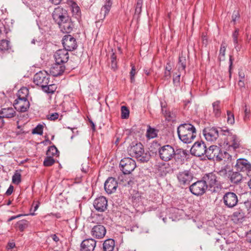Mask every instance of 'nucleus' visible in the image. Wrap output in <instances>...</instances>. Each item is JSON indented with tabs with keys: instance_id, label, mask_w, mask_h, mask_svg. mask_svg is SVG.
Here are the masks:
<instances>
[{
	"instance_id": "obj_33",
	"label": "nucleus",
	"mask_w": 251,
	"mask_h": 251,
	"mask_svg": "<svg viewBox=\"0 0 251 251\" xmlns=\"http://www.w3.org/2000/svg\"><path fill=\"white\" fill-rule=\"evenodd\" d=\"M29 225V222L25 220H22L18 221L16 224V228L22 232Z\"/></svg>"
},
{
	"instance_id": "obj_25",
	"label": "nucleus",
	"mask_w": 251,
	"mask_h": 251,
	"mask_svg": "<svg viewBox=\"0 0 251 251\" xmlns=\"http://www.w3.org/2000/svg\"><path fill=\"white\" fill-rule=\"evenodd\" d=\"M0 115L2 118H11L16 115V112L12 107L2 108L0 111Z\"/></svg>"
},
{
	"instance_id": "obj_61",
	"label": "nucleus",
	"mask_w": 251,
	"mask_h": 251,
	"mask_svg": "<svg viewBox=\"0 0 251 251\" xmlns=\"http://www.w3.org/2000/svg\"><path fill=\"white\" fill-rule=\"evenodd\" d=\"M234 48L237 50V51H239L240 50L241 46L239 43V41L236 42H233Z\"/></svg>"
},
{
	"instance_id": "obj_24",
	"label": "nucleus",
	"mask_w": 251,
	"mask_h": 251,
	"mask_svg": "<svg viewBox=\"0 0 251 251\" xmlns=\"http://www.w3.org/2000/svg\"><path fill=\"white\" fill-rule=\"evenodd\" d=\"M217 153H219V147L217 146H211L208 149H206L205 156L209 160H214Z\"/></svg>"
},
{
	"instance_id": "obj_36",
	"label": "nucleus",
	"mask_w": 251,
	"mask_h": 251,
	"mask_svg": "<svg viewBox=\"0 0 251 251\" xmlns=\"http://www.w3.org/2000/svg\"><path fill=\"white\" fill-rule=\"evenodd\" d=\"M88 187L83 185L82 187L80 188L81 196L83 199H87L90 198V192L88 191Z\"/></svg>"
},
{
	"instance_id": "obj_48",
	"label": "nucleus",
	"mask_w": 251,
	"mask_h": 251,
	"mask_svg": "<svg viewBox=\"0 0 251 251\" xmlns=\"http://www.w3.org/2000/svg\"><path fill=\"white\" fill-rule=\"evenodd\" d=\"M143 1V0H137L135 6V14L140 15L141 13Z\"/></svg>"
},
{
	"instance_id": "obj_40",
	"label": "nucleus",
	"mask_w": 251,
	"mask_h": 251,
	"mask_svg": "<svg viewBox=\"0 0 251 251\" xmlns=\"http://www.w3.org/2000/svg\"><path fill=\"white\" fill-rule=\"evenodd\" d=\"M58 151L56 147L54 145L50 147L47 151V155L54 156L57 154Z\"/></svg>"
},
{
	"instance_id": "obj_46",
	"label": "nucleus",
	"mask_w": 251,
	"mask_h": 251,
	"mask_svg": "<svg viewBox=\"0 0 251 251\" xmlns=\"http://www.w3.org/2000/svg\"><path fill=\"white\" fill-rule=\"evenodd\" d=\"M43 127L44 126L43 125L39 124L32 130V133L34 134H39L40 135H42L43 133Z\"/></svg>"
},
{
	"instance_id": "obj_41",
	"label": "nucleus",
	"mask_w": 251,
	"mask_h": 251,
	"mask_svg": "<svg viewBox=\"0 0 251 251\" xmlns=\"http://www.w3.org/2000/svg\"><path fill=\"white\" fill-rule=\"evenodd\" d=\"M226 50V46L225 44L222 43L221 46L219 56V59L220 61L224 60L225 59Z\"/></svg>"
},
{
	"instance_id": "obj_20",
	"label": "nucleus",
	"mask_w": 251,
	"mask_h": 251,
	"mask_svg": "<svg viewBox=\"0 0 251 251\" xmlns=\"http://www.w3.org/2000/svg\"><path fill=\"white\" fill-rule=\"evenodd\" d=\"M235 167L238 171L249 172L251 170V164L247 159L244 158L238 159Z\"/></svg>"
},
{
	"instance_id": "obj_26",
	"label": "nucleus",
	"mask_w": 251,
	"mask_h": 251,
	"mask_svg": "<svg viewBox=\"0 0 251 251\" xmlns=\"http://www.w3.org/2000/svg\"><path fill=\"white\" fill-rule=\"evenodd\" d=\"M67 4L70 7L72 16L77 18L78 17V6L76 1L75 0H68Z\"/></svg>"
},
{
	"instance_id": "obj_31",
	"label": "nucleus",
	"mask_w": 251,
	"mask_h": 251,
	"mask_svg": "<svg viewBox=\"0 0 251 251\" xmlns=\"http://www.w3.org/2000/svg\"><path fill=\"white\" fill-rule=\"evenodd\" d=\"M158 130L149 126L146 132V137L148 139H153L157 137Z\"/></svg>"
},
{
	"instance_id": "obj_18",
	"label": "nucleus",
	"mask_w": 251,
	"mask_h": 251,
	"mask_svg": "<svg viewBox=\"0 0 251 251\" xmlns=\"http://www.w3.org/2000/svg\"><path fill=\"white\" fill-rule=\"evenodd\" d=\"M93 205L97 211H104L107 209V200L103 196L99 197L94 200Z\"/></svg>"
},
{
	"instance_id": "obj_13",
	"label": "nucleus",
	"mask_w": 251,
	"mask_h": 251,
	"mask_svg": "<svg viewBox=\"0 0 251 251\" xmlns=\"http://www.w3.org/2000/svg\"><path fill=\"white\" fill-rule=\"evenodd\" d=\"M205 139L209 142L215 141L219 137V131L216 127H207L203 130Z\"/></svg>"
},
{
	"instance_id": "obj_30",
	"label": "nucleus",
	"mask_w": 251,
	"mask_h": 251,
	"mask_svg": "<svg viewBox=\"0 0 251 251\" xmlns=\"http://www.w3.org/2000/svg\"><path fill=\"white\" fill-rule=\"evenodd\" d=\"M213 112L216 117H219L221 114L220 101L217 100L212 103Z\"/></svg>"
},
{
	"instance_id": "obj_58",
	"label": "nucleus",
	"mask_w": 251,
	"mask_h": 251,
	"mask_svg": "<svg viewBox=\"0 0 251 251\" xmlns=\"http://www.w3.org/2000/svg\"><path fill=\"white\" fill-rule=\"evenodd\" d=\"M32 215V216H33V215H35V213L34 212L33 213H31L29 214H25V215H23V214H19L18 215H16V216H12L8 220V222H10L14 219H15L16 218H20L21 217H22V216H26V215Z\"/></svg>"
},
{
	"instance_id": "obj_21",
	"label": "nucleus",
	"mask_w": 251,
	"mask_h": 251,
	"mask_svg": "<svg viewBox=\"0 0 251 251\" xmlns=\"http://www.w3.org/2000/svg\"><path fill=\"white\" fill-rule=\"evenodd\" d=\"M65 70L64 64L56 62L52 65L50 68V74L53 76H57L62 75Z\"/></svg>"
},
{
	"instance_id": "obj_32",
	"label": "nucleus",
	"mask_w": 251,
	"mask_h": 251,
	"mask_svg": "<svg viewBox=\"0 0 251 251\" xmlns=\"http://www.w3.org/2000/svg\"><path fill=\"white\" fill-rule=\"evenodd\" d=\"M28 89L26 87H23L21 88L17 94L18 99H27V97L28 95Z\"/></svg>"
},
{
	"instance_id": "obj_16",
	"label": "nucleus",
	"mask_w": 251,
	"mask_h": 251,
	"mask_svg": "<svg viewBox=\"0 0 251 251\" xmlns=\"http://www.w3.org/2000/svg\"><path fill=\"white\" fill-rule=\"evenodd\" d=\"M118 187L116 179L112 177H108L104 183V190L108 194L114 193Z\"/></svg>"
},
{
	"instance_id": "obj_15",
	"label": "nucleus",
	"mask_w": 251,
	"mask_h": 251,
	"mask_svg": "<svg viewBox=\"0 0 251 251\" xmlns=\"http://www.w3.org/2000/svg\"><path fill=\"white\" fill-rule=\"evenodd\" d=\"M106 233L105 227L102 225L98 224L94 226L91 229V234L97 239L103 238Z\"/></svg>"
},
{
	"instance_id": "obj_17",
	"label": "nucleus",
	"mask_w": 251,
	"mask_h": 251,
	"mask_svg": "<svg viewBox=\"0 0 251 251\" xmlns=\"http://www.w3.org/2000/svg\"><path fill=\"white\" fill-rule=\"evenodd\" d=\"M56 62L60 63L63 64L66 63L69 59V56L68 52L66 50L60 49L57 50L54 54Z\"/></svg>"
},
{
	"instance_id": "obj_44",
	"label": "nucleus",
	"mask_w": 251,
	"mask_h": 251,
	"mask_svg": "<svg viewBox=\"0 0 251 251\" xmlns=\"http://www.w3.org/2000/svg\"><path fill=\"white\" fill-rule=\"evenodd\" d=\"M129 111L125 106H122L121 107V118L126 119L128 118Z\"/></svg>"
},
{
	"instance_id": "obj_34",
	"label": "nucleus",
	"mask_w": 251,
	"mask_h": 251,
	"mask_svg": "<svg viewBox=\"0 0 251 251\" xmlns=\"http://www.w3.org/2000/svg\"><path fill=\"white\" fill-rule=\"evenodd\" d=\"M231 157V156L229 153L226 151L223 152L220 148H219V153L216 154L215 160L217 161H220L222 160L224 158H227L228 159Z\"/></svg>"
},
{
	"instance_id": "obj_9",
	"label": "nucleus",
	"mask_w": 251,
	"mask_h": 251,
	"mask_svg": "<svg viewBox=\"0 0 251 251\" xmlns=\"http://www.w3.org/2000/svg\"><path fill=\"white\" fill-rule=\"evenodd\" d=\"M224 204L228 208H233L238 203V199L237 195L231 192L225 193L223 197Z\"/></svg>"
},
{
	"instance_id": "obj_47",
	"label": "nucleus",
	"mask_w": 251,
	"mask_h": 251,
	"mask_svg": "<svg viewBox=\"0 0 251 251\" xmlns=\"http://www.w3.org/2000/svg\"><path fill=\"white\" fill-rule=\"evenodd\" d=\"M162 113L166 117V119L168 121L173 120L174 118H175L174 114L171 112L170 111H167L166 110H164L162 109Z\"/></svg>"
},
{
	"instance_id": "obj_5",
	"label": "nucleus",
	"mask_w": 251,
	"mask_h": 251,
	"mask_svg": "<svg viewBox=\"0 0 251 251\" xmlns=\"http://www.w3.org/2000/svg\"><path fill=\"white\" fill-rule=\"evenodd\" d=\"M159 158L164 161L171 160L176 156V151L174 148L169 145H164L159 149Z\"/></svg>"
},
{
	"instance_id": "obj_23",
	"label": "nucleus",
	"mask_w": 251,
	"mask_h": 251,
	"mask_svg": "<svg viewBox=\"0 0 251 251\" xmlns=\"http://www.w3.org/2000/svg\"><path fill=\"white\" fill-rule=\"evenodd\" d=\"M220 240H221L219 239H217L215 245L219 246L221 250H224L225 251L227 250V251H237L238 250V248L235 243L232 242L230 244L226 243L225 245H220L219 243Z\"/></svg>"
},
{
	"instance_id": "obj_43",
	"label": "nucleus",
	"mask_w": 251,
	"mask_h": 251,
	"mask_svg": "<svg viewBox=\"0 0 251 251\" xmlns=\"http://www.w3.org/2000/svg\"><path fill=\"white\" fill-rule=\"evenodd\" d=\"M233 42H236L242 41L241 38H239V29L236 28L232 34Z\"/></svg>"
},
{
	"instance_id": "obj_56",
	"label": "nucleus",
	"mask_w": 251,
	"mask_h": 251,
	"mask_svg": "<svg viewBox=\"0 0 251 251\" xmlns=\"http://www.w3.org/2000/svg\"><path fill=\"white\" fill-rule=\"evenodd\" d=\"M244 214L241 210H238L233 213V216L236 217L238 219H242L244 217Z\"/></svg>"
},
{
	"instance_id": "obj_51",
	"label": "nucleus",
	"mask_w": 251,
	"mask_h": 251,
	"mask_svg": "<svg viewBox=\"0 0 251 251\" xmlns=\"http://www.w3.org/2000/svg\"><path fill=\"white\" fill-rule=\"evenodd\" d=\"M179 155L182 158H185L186 156L187 155V151L179 149L176 150V155Z\"/></svg>"
},
{
	"instance_id": "obj_63",
	"label": "nucleus",
	"mask_w": 251,
	"mask_h": 251,
	"mask_svg": "<svg viewBox=\"0 0 251 251\" xmlns=\"http://www.w3.org/2000/svg\"><path fill=\"white\" fill-rule=\"evenodd\" d=\"M15 246V244L14 242H9L8 243L7 249V250H10L14 248Z\"/></svg>"
},
{
	"instance_id": "obj_4",
	"label": "nucleus",
	"mask_w": 251,
	"mask_h": 251,
	"mask_svg": "<svg viewBox=\"0 0 251 251\" xmlns=\"http://www.w3.org/2000/svg\"><path fill=\"white\" fill-rule=\"evenodd\" d=\"M176 177L180 186L184 187L189 186L195 177L193 172L189 170L179 171L176 174Z\"/></svg>"
},
{
	"instance_id": "obj_22",
	"label": "nucleus",
	"mask_w": 251,
	"mask_h": 251,
	"mask_svg": "<svg viewBox=\"0 0 251 251\" xmlns=\"http://www.w3.org/2000/svg\"><path fill=\"white\" fill-rule=\"evenodd\" d=\"M96 241L92 239L89 238L84 240L81 243V251H94L96 247Z\"/></svg>"
},
{
	"instance_id": "obj_55",
	"label": "nucleus",
	"mask_w": 251,
	"mask_h": 251,
	"mask_svg": "<svg viewBox=\"0 0 251 251\" xmlns=\"http://www.w3.org/2000/svg\"><path fill=\"white\" fill-rule=\"evenodd\" d=\"M48 119L51 121H54L57 119L59 117V114L58 113H53L50 114H49L47 116Z\"/></svg>"
},
{
	"instance_id": "obj_54",
	"label": "nucleus",
	"mask_w": 251,
	"mask_h": 251,
	"mask_svg": "<svg viewBox=\"0 0 251 251\" xmlns=\"http://www.w3.org/2000/svg\"><path fill=\"white\" fill-rule=\"evenodd\" d=\"M182 73H179L178 74H177V73L175 74L176 75H174L173 77V82L175 84L177 85L178 84H179L180 81V75Z\"/></svg>"
},
{
	"instance_id": "obj_27",
	"label": "nucleus",
	"mask_w": 251,
	"mask_h": 251,
	"mask_svg": "<svg viewBox=\"0 0 251 251\" xmlns=\"http://www.w3.org/2000/svg\"><path fill=\"white\" fill-rule=\"evenodd\" d=\"M186 58L182 55H180L179 56V61L176 65L177 70L180 73H185L186 68Z\"/></svg>"
},
{
	"instance_id": "obj_45",
	"label": "nucleus",
	"mask_w": 251,
	"mask_h": 251,
	"mask_svg": "<svg viewBox=\"0 0 251 251\" xmlns=\"http://www.w3.org/2000/svg\"><path fill=\"white\" fill-rule=\"evenodd\" d=\"M21 181V175L16 171L12 176V182L16 184H19Z\"/></svg>"
},
{
	"instance_id": "obj_62",
	"label": "nucleus",
	"mask_w": 251,
	"mask_h": 251,
	"mask_svg": "<svg viewBox=\"0 0 251 251\" xmlns=\"http://www.w3.org/2000/svg\"><path fill=\"white\" fill-rule=\"evenodd\" d=\"M81 171L86 173L87 172V171L89 170V167L87 165H86L85 166H84V164H82V168L81 169Z\"/></svg>"
},
{
	"instance_id": "obj_29",
	"label": "nucleus",
	"mask_w": 251,
	"mask_h": 251,
	"mask_svg": "<svg viewBox=\"0 0 251 251\" xmlns=\"http://www.w3.org/2000/svg\"><path fill=\"white\" fill-rule=\"evenodd\" d=\"M111 5L112 2L111 0H106V4L102 6L100 12V17H102V19H104L106 16L109 13Z\"/></svg>"
},
{
	"instance_id": "obj_10",
	"label": "nucleus",
	"mask_w": 251,
	"mask_h": 251,
	"mask_svg": "<svg viewBox=\"0 0 251 251\" xmlns=\"http://www.w3.org/2000/svg\"><path fill=\"white\" fill-rule=\"evenodd\" d=\"M206 146L203 142H196L192 147L190 152L191 154L200 157L205 155Z\"/></svg>"
},
{
	"instance_id": "obj_57",
	"label": "nucleus",
	"mask_w": 251,
	"mask_h": 251,
	"mask_svg": "<svg viewBox=\"0 0 251 251\" xmlns=\"http://www.w3.org/2000/svg\"><path fill=\"white\" fill-rule=\"evenodd\" d=\"M233 59L232 56L230 55V56H229V70H228L229 79H230L231 77V69H232V65H233Z\"/></svg>"
},
{
	"instance_id": "obj_39",
	"label": "nucleus",
	"mask_w": 251,
	"mask_h": 251,
	"mask_svg": "<svg viewBox=\"0 0 251 251\" xmlns=\"http://www.w3.org/2000/svg\"><path fill=\"white\" fill-rule=\"evenodd\" d=\"M55 163V160L51 156H48L45 158L43 164L46 167L52 166Z\"/></svg>"
},
{
	"instance_id": "obj_8",
	"label": "nucleus",
	"mask_w": 251,
	"mask_h": 251,
	"mask_svg": "<svg viewBox=\"0 0 251 251\" xmlns=\"http://www.w3.org/2000/svg\"><path fill=\"white\" fill-rule=\"evenodd\" d=\"M50 76L46 71H40L37 73L33 77V82L42 88L49 83Z\"/></svg>"
},
{
	"instance_id": "obj_53",
	"label": "nucleus",
	"mask_w": 251,
	"mask_h": 251,
	"mask_svg": "<svg viewBox=\"0 0 251 251\" xmlns=\"http://www.w3.org/2000/svg\"><path fill=\"white\" fill-rule=\"evenodd\" d=\"M111 67L112 68L115 70L116 69H117V63H116V56L115 54L114 53H113L111 56Z\"/></svg>"
},
{
	"instance_id": "obj_60",
	"label": "nucleus",
	"mask_w": 251,
	"mask_h": 251,
	"mask_svg": "<svg viewBox=\"0 0 251 251\" xmlns=\"http://www.w3.org/2000/svg\"><path fill=\"white\" fill-rule=\"evenodd\" d=\"M14 187L12 185H10L8 189L7 190L5 195L7 196L10 195L13 191Z\"/></svg>"
},
{
	"instance_id": "obj_1",
	"label": "nucleus",
	"mask_w": 251,
	"mask_h": 251,
	"mask_svg": "<svg viewBox=\"0 0 251 251\" xmlns=\"http://www.w3.org/2000/svg\"><path fill=\"white\" fill-rule=\"evenodd\" d=\"M177 132L179 139L186 144L191 143L196 136V128L189 123L179 125Z\"/></svg>"
},
{
	"instance_id": "obj_35",
	"label": "nucleus",
	"mask_w": 251,
	"mask_h": 251,
	"mask_svg": "<svg viewBox=\"0 0 251 251\" xmlns=\"http://www.w3.org/2000/svg\"><path fill=\"white\" fill-rule=\"evenodd\" d=\"M242 176L238 172H233L230 178L232 183L237 184L240 182L242 179Z\"/></svg>"
},
{
	"instance_id": "obj_52",
	"label": "nucleus",
	"mask_w": 251,
	"mask_h": 251,
	"mask_svg": "<svg viewBox=\"0 0 251 251\" xmlns=\"http://www.w3.org/2000/svg\"><path fill=\"white\" fill-rule=\"evenodd\" d=\"M232 143L231 145V146L234 149H238L239 147V142L238 141V140L236 138V137L234 135H233L232 137Z\"/></svg>"
},
{
	"instance_id": "obj_50",
	"label": "nucleus",
	"mask_w": 251,
	"mask_h": 251,
	"mask_svg": "<svg viewBox=\"0 0 251 251\" xmlns=\"http://www.w3.org/2000/svg\"><path fill=\"white\" fill-rule=\"evenodd\" d=\"M136 74V71L135 66L133 65H131V70L130 72V79L131 83H134L135 82V75Z\"/></svg>"
},
{
	"instance_id": "obj_14",
	"label": "nucleus",
	"mask_w": 251,
	"mask_h": 251,
	"mask_svg": "<svg viewBox=\"0 0 251 251\" xmlns=\"http://www.w3.org/2000/svg\"><path fill=\"white\" fill-rule=\"evenodd\" d=\"M59 27L62 33H70L74 27V24L71 19L68 18L65 19L63 21H61L57 24Z\"/></svg>"
},
{
	"instance_id": "obj_59",
	"label": "nucleus",
	"mask_w": 251,
	"mask_h": 251,
	"mask_svg": "<svg viewBox=\"0 0 251 251\" xmlns=\"http://www.w3.org/2000/svg\"><path fill=\"white\" fill-rule=\"evenodd\" d=\"M250 110L248 109L246 105H245L244 113L245 115L244 117V120H246L249 118Z\"/></svg>"
},
{
	"instance_id": "obj_3",
	"label": "nucleus",
	"mask_w": 251,
	"mask_h": 251,
	"mask_svg": "<svg viewBox=\"0 0 251 251\" xmlns=\"http://www.w3.org/2000/svg\"><path fill=\"white\" fill-rule=\"evenodd\" d=\"M203 181L206 183L209 191L211 193H218L221 190V185L218 183L217 176L213 173L206 174L202 178Z\"/></svg>"
},
{
	"instance_id": "obj_12",
	"label": "nucleus",
	"mask_w": 251,
	"mask_h": 251,
	"mask_svg": "<svg viewBox=\"0 0 251 251\" xmlns=\"http://www.w3.org/2000/svg\"><path fill=\"white\" fill-rule=\"evenodd\" d=\"M64 50L68 51L73 50L77 48V43L75 39L71 35H66L64 36L62 40Z\"/></svg>"
},
{
	"instance_id": "obj_2",
	"label": "nucleus",
	"mask_w": 251,
	"mask_h": 251,
	"mask_svg": "<svg viewBox=\"0 0 251 251\" xmlns=\"http://www.w3.org/2000/svg\"><path fill=\"white\" fill-rule=\"evenodd\" d=\"M127 151L131 156L135 157L141 162H146L150 158V154L145 152L144 146L141 143L132 144L128 148Z\"/></svg>"
},
{
	"instance_id": "obj_19",
	"label": "nucleus",
	"mask_w": 251,
	"mask_h": 251,
	"mask_svg": "<svg viewBox=\"0 0 251 251\" xmlns=\"http://www.w3.org/2000/svg\"><path fill=\"white\" fill-rule=\"evenodd\" d=\"M13 105L17 110L24 112L29 108L30 103L27 100L17 99L15 100Z\"/></svg>"
},
{
	"instance_id": "obj_42",
	"label": "nucleus",
	"mask_w": 251,
	"mask_h": 251,
	"mask_svg": "<svg viewBox=\"0 0 251 251\" xmlns=\"http://www.w3.org/2000/svg\"><path fill=\"white\" fill-rule=\"evenodd\" d=\"M160 144L157 141H153L149 148L151 151L152 152H155L157 150L158 151V152H159V149L161 148Z\"/></svg>"
},
{
	"instance_id": "obj_37",
	"label": "nucleus",
	"mask_w": 251,
	"mask_h": 251,
	"mask_svg": "<svg viewBox=\"0 0 251 251\" xmlns=\"http://www.w3.org/2000/svg\"><path fill=\"white\" fill-rule=\"evenodd\" d=\"M56 86L55 84L45 85L42 89V90L47 93H53L56 89Z\"/></svg>"
},
{
	"instance_id": "obj_11",
	"label": "nucleus",
	"mask_w": 251,
	"mask_h": 251,
	"mask_svg": "<svg viewBox=\"0 0 251 251\" xmlns=\"http://www.w3.org/2000/svg\"><path fill=\"white\" fill-rule=\"evenodd\" d=\"M54 21L57 24L65 19L68 18L67 11L61 6L55 8L52 14Z\"/></svg>"
},
{
	"instance_id": "obj_7",
	"label": "nucleus",
	"mask_w": 251,
	"mask_h": 251,
	"mask_svg": "<svg viewBox=\"0 0 251 251\" xmlns=\"http://www.w3.org/2000/svg\"><path fill=\"white\" fill-rule=\"evenodd\" d=\"M207 189V186L202 180H198L189 186L190 191L196 196L203 195Z\"/></svg>"
},
{
	"instance_id": "obj_6",
	"label": "nucleus",
	"mask_w": 251,
	"mask_h": 251,
	"mask_svg": "<svg viewBox=\"0 0 251 251\" xmlns=\"http://www.w3.org/2000/svg\"><path fill=\"white\" fill-rule=\"evenodd\" d=\"M136 166L135 161L130 157L122 159L120 163V169L125 175L130 174L135 169Z\"/></svg>"
},
{
	"instance_id": "obj_38",
	"label": "nucleus",
	"mask_w": 251,
	"mask_h": 251,
	"mask_svg": "<svg viewBox=\"0 0 251 251\" xmlns=\"http://www.w3.org/2000/svg\"><path fill=\"white\" fill-rule=\"evenodd\" d=\"M11 48L9 41L3 39L0 41V50H7Z\"/></svg>"
},
{
	"instance_id": "obj_49",
	"label": "nucleus",
	"mask_w": 251,
	"mask_h": 251,
	"mask_svg": "<svg viewBox=\"0 0 251 251\" xmlns=\"http://www.w3.org/2000/svg\"><path fill=\"white\" fill-rule=\"evenodd\" d=\"M227 113V122L228 124L232 125L234 122V114L230 111L227 110L226 112Z\"/></svg>"
},
{
	"instance_id": "obj_28",
	"label": "nucleus",
	"mask_w": 251,
	"mask_h": 251,
	"mask_svg": "<svg viewBox=\"0 0 251 251\" xmlns=\"http://www.w3.org/2000/svg\"><path fill=\"white\" fill-rule=\"evenodd\" d=\"M115 246V241L112 239H108L105 240L103 243V251H113Z\"/></svg>"
},
{
	"instance_id": "obj_64",
	"label": "nucleus",
	"mask_w": 251,
	"mask_h": 251,
	"mask_svg": "<svg viewBox=\"0 0 251 251\" xmlns=\"http://www.w3.org/2000/svg\"><path fill=\"white\" fill-rule=\"evenodd\" d=\"M247 240L248 242L251 243V230L247 234Z\"/></svg>"
}]
</instances>
